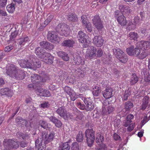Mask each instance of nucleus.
Segmentation results:
<instances>
[{
  "mask_svg": "<svg viewBox=\"0 0 150 150\" xmlns=\"http://www.w3.org/2000/svg\"><path fill=\"white\" fill-rule=\"evenodd\" d=\"M6 73L10 76L18 80L23 79L26 72L21 70L13 64H8L6 67Z\"/></svg>",
  "mask_w": 150,
  "mask_h": 150,
  "instance_id": "nucleus-1",
  "label": "nucleus"
},
{
  "mask_svg": "<svg viewBox=\"0 0 150 150\" xmlns=\"http://www.w3.org/2000/svg\"><path fill=\"white\" fill-rule=\"evenodd\" d=\"M56 30L61 35L67 36L70 33L69 26L64 23H60L57 25Z\"/></svg>",
  "mask_w": 150,
  "mask_h": 150,
  "instance_id": "nucleus-2",
  "label": "nucleus"
},
{
  "mask_svg": "<svg viewBox=\"0 0 150 150\" xmlns=\"http://www.w3.org/2000/svg\"><path fill=\"white\" fill-rule=\"evenodd\" d=\"M18 142L11 139L5 140L3 143L4 149L3 150H10L13 148H18L19 146Z\"/></svg>",
  "mask_w": 150,
  "mask_h": 150,
  "instance_id": "nucleus-3",
  "label": "nucleus"
},
{
  "mask_svg": "<svg viewBox=\"0 0 150 150\" xmlns=\"http://www.w3.org/2000/svg\"><path fill=\"white\" fill-rule=\"evenodd\" d=\"M111 102L105 100L103 103L102 114L103 115H108L112 113L115 110V108L111 105H107L110 104Z\"/></svg>",
  "mask_w": 150,
  "mask_h": 150,
  "instance_id": "nucleus-4",
  "label": "nucleus"
},
{
  "mask_svg": "<svg viewBox=\"0 0 150 150\" xmlns=\"http://www.w3.org/2000/svg\"><path fill=\"white\" fill-rule=\"evenodd\" d=\"M18 63L21 67H28L31 69H34L36 68H39L41 66L40 64L37 62H33V63L29 62L28 60L21 59L18 61Z\"/></svg>",
  "mask_w": 150,
  "mask_h": 150,
  "instance_id": "nucleus-5",
  "label": "nucleus"
},
{
  "mask_svg": "<svg viewBox=\"0 0 150 150\" xmlns=\"http://www.w3.org/2000/svg\"><path fill=\"white\" fill-rule=\"evenodd\" d=\"M88 36L82 31H79L77 35V38L79 42L84 44L83 47L86 48L88 46L90 42L88 40Z\"/></svg>",
  "mask_w": 150,
  "mask_h": 150,
  "instance_id": "nucleus-6",
  "label": "nucleus"
},
{
  "mask_svg": "<svg viewBox=\"0 0 150 150\" xmlns=\"http://www.w3.org/2000/svg\"><path fill=\"white\" fill-rule=\"evenodd\" d=\"M113 51L115 57L120 62L125 63L127 61L128 59L127 56L120 49H114Z\"/></svg>",
  "mask_w": 150,
  "mask_h": 150,
  "instance_id": "nucleus-7",
  "label": "nucleus"
},
{
  "mask_svg": "<svg viewBox=\"0 0 150 150\" xmlns=\"http://www.w3.org/2000/svg\"><path fill=\"white\" fill-rule=\"evenodd\" d=\"M88 146H91L93 145L95 139L94 132L92 129H87L85 132Z\"/></svg>",
  "mask_w": 150,
  "mask_h": 150,
  "instance_id": "nucleus-8",
  "label": "nucleus"
},
{
  "mask_svg": "<svg viewBox=\"0 0 150 150\" xmlns=\"http://www.w3.org/2000/svg\"><path fill=\"white\" fill-rule=\"evenodd\" d=\"M57 113L65 120L71 118L72 116L70 113L67 112L64 107L62 106L58 108L56 111Z\"/></svg>",
  "mask_w": 150,
  "mask_h": 150,
  "instance_id": "nucleus-9",
  "label": "nucleus"
},
{
  "mask_svg": "<svg viewBox=\"0 0 150 150\" xmlns=\"http://www.w3.org/2000/svg\"><path fill=\"white\" fill-rule=\"evenodd\" d=\"M104 141L103 135L100 133H97L96 134V142L98 145L100 146V148L96 149L97 150H107L106 145L103 143Z\"/></svg>",
  "mask_w": 150,
  "mask_h": 150,
  "instance_id": "nucleus-10",
  "label": "nucleus"
},
{
  "mask_svg": "<svg viewBox=\"0 0 150 150\" xmlns=\"http://www.w3.org/2000/svg\"><path fill=\"white\" fill-rule=\"evenodd\" d=\"M115 16L118 23L121 26H124L126 24V18L119 11L117 10L115 12Z\"/></svg>",
  "mask_w": 150,
  "mask_h": 150,
  "instance_id": "nucleus-11",
  "label": "nucleus"
},
{
  "mask_svg": "<svg viewBox=\"0 0 150 150\" xmlns=\"http://www.w3.org/2000/svg\"><path fill=\"white\" fill-rule=\"evenodd\" d=\"M96 49L93 46L89 47L87 49L85 56V58L88 59H92L96 57Z\"/></svg>",
  "mask_w": 150,
  "mask_h": 150,
  "instance_id": "nucleus-12",
  "label": "nucleus"
},
{
  "mask_svg": "<svg viewBox=\"0 0 150 150\" xmlns=\"http://www.w3.org/2000/svg\"><path fill=\"white\" fill-rule=\"evenodd\" d=\"M127 23V30H133L136 28L137 25H139L140 24L139 18L138 16H135L133 20V23L129 21Z\"/></svg>",
  "mask_w": 150,
  "mask_h": 150,
  "instance_id": "nucleus-13",
  "label": "nucleus"
},
{
  "mask_svg": "<svg viewBox=\"0 0 150 150\" xmlns=\"http://www.w3.org/2000/svg\"><path fill=\"white\" fill-rule=\"evenodd\" d=\"M47 39L50 41L54 43H59L60 41V39L56 33L54 31L48 33Z\"/></svg>",
  "mask_w": 150,
  "mask_h": 150,
  "instance_id": "nucleus-14",
  "label": "nucleus"
},
{
  "mask_svg": "<svg viewBox=\"0 0 150 150\" xmlns=\"http://www.w3.org/2000/svg\"><path fill=\"white\" fill-rule=\"evenodd\" d=\"M93 23L96 28L98 30H101L103 28V25L98 16H95L92 19Z\"/></svg>",
  "mask_w": 150,
  "mask_h": 150,
  "instance_id": "nucleus-15",
  "label": "nucleus"
},
{
  "mask_svg": "<svg viewBox=\"0 0 150 150\" xmlns=\"http://www.w3.org/2000/svg\"><path fill=\"white\" fill-rule=\"evenodd\" d=\"M81 19L83 26L87 28L88 32H91L92 30L91 24L87 19V16L85 15H82L81 16Z\"/></svg>",
  "mask_w": 150,
  "mask_h": 150,
  "instance_id": "nucleus-16",
  "label": "nucleus"
},
{
  "mask_svg": "<svg viewBox=\"0 0 150 150\" xmlns=\"http://www.w3.org/2000/svg\"><path fill=\"white\" fill-rule=\"evenodd\" d=\"M41 58L45 63L48 64H51L53 63L54 57L50 53L45 52Z\"/></svg>",
  "mask_w": 150,
  "mask_h": 150,
  "instance_id": "nucleus-17",
  "label": "nucleus"
},
{
  "mask_svg": "<svg viewBox=\"0 0 150 150\" xmlns=\"http://www.w3.org/2000/svg\"><path fill=\"white\" fill-rule=\"evenodd\" d=\"M137 47L140 49L148 50L150 49V42L143 41L138 42L137 43Z\"/></svg>",
  "mask_w": 150,
  "mask_h": 150,
  "instance_id": "nucleus-18",
  "label": "nucleus"
},
{
  "mask_svg": "<svg viewBox=\"0 0 150 150\" xmlns=\"http://www.w3.org/2000/svg\"><path fill=\"white\" fill-rule=\"evenodd\" d=\"M104 40L103 37L100 36H95L93 40V43L96 46L100 47L103 45Z\"/></svg>",
  "mask_w": 150,
  "mask_h": 150,
  "instance_id": "nucleus-19",
  "label": "nucleus"
},
{
  "mask_svg": "<svg viewBox=\"0 0 150 150\" xmlns=\"http://www.w3.org/2000/svg\"><path fill=\"white\" fill-rule=\"evenodd\" d=\"M84 102L86 105V110L87 111H91L93 109V103L90 98H85Z\"/></svg>",
  "mask_w": 150,
  "mask_h": 150,
  "instance_id": "nucleus-20",
  "label": "nucleus"
},
{
  "mask_svg": "<svg viewBox=\"0 0 150 150\" xmlns=\"http://www.w3.org/2000/svg\"><path fill=\"white\" fill-rule=\"evenodd\" d=\"M35 92L37 95L40 96L49 97L51 96L50 93L48 91L41 88L36 90Z\"/></svg>",
  "mask_w": 150,
  "mask_h": 150,
  "instance_id": "nucleus-21",
  "label": "nucleus"
},
{
  "mask_svg": "<svg viewBox=\"0 0 150 150\" xmlns=\"http://www.w3.org/2000/svg\"><path fill=\"white\" fill-rule=\"evenodd\" d=\"M140 48H138L137 50H135V55L139 59H143L145 58L148 55L147 53L145 51L143 50L141 51Z\"/></svg>",
  "mask_w": 150,
  "mask_h": 150,
  "instance_id": "nucleus-22",
  "label": "nucleus"
},
{
  "mask_svg": "<svg viewBox=\"0 0 150 150\" xmlns=\"http://www.w3.org/2000/svg\"><path fill=\"white\" fill-rule=\"evenodd\" d=\"M74 61L75 64L77 65H83L84 64V61L78 54L74 56Z\"/></svg>",
  "mask_w": 150,
  "mask_h": 150,
  "instance_id": "nucleus-23",
  "label": "nucleus"
},
{
  "mask_svg": "<svg viewBox=\"0 0 150 150\" xmlns=\"http://www.w3.org/2000/svg\"><path fill=\"white\" fill-rule=\"evenodd\" d=\"M112 91L111 88H107L102 91V93L105 98L106 99H108L112 96Z\"/></svg>",
  "mask_w": 150,
  "mask_h": 150,
  "instance_id": "nucleus-24",
  "label": "nucleus"
},
{
  "mask_svg": "<svg viewBox=\"0 0 150 150\" xmlns=\"http://www.w3.org/2000/svg\"><path fill=\"white\" fill-rule=\"evenodd\" d=\"M40 45L42 47L46 50H51L53 48V45L46 41H42L40 42Z\"/></svg>",
  "mask_w": 150,
  "mask_h": 150,
  "instance_id": "nucleus-25",
  "label": "nucleus"
},
{
  "mask_svg": "<svg viewBox=\"0 0 150 150\" xmlns=\"http://www.w3.org/2000/svg\"><path fill=\"white\" fill-rule=\"evenodd\" d=\"M42 139H37L35 142L36 148L38 150H45V144H42Z\"/></svg>",
  "mask_w": 150,
  "mask_h": 150,
  "instance_id": "nucleus-26",
  "label": "nucleus"
},
{
  "mask_svg": "<svg viewBox=\"0 0 150 150\" xmlns=\"http://www.w3.org/2000/svg\"><path fill=\"white\" fill-rule=\"evenodd\" d=\"M119 9L122 13V14H123L130 13L131 11L129 6L122 5L119 6Z\"/></svg>",
  "mask_w": 150,
  "mask_h": 150,
  "instance_id": "nucleus-27",
  "label": "nucleus"
},
{
  "mask_svg": "<svg viewBox=\"0 0 150 150\" xmlns=\"http://www.w3.org/2000/svg\"><path fill=\"white\" fill-rule=\"evenodd\" d=\"M67 19L69 21L76 22L78 20L77 15L74 13H70L67 15Z\"/></svg>",
  "mask_w": 150,
  "mask_h": 150,
  "instance_id": "nucleus-28",
  "label": "nucleus"
},
{
  "mask_svg": "<svg viewBox=\"0 0 150 150\" xmlns=\"http://www.w3.org/2000/svg\"><path fill=\"white\" fill-rule=\"evenodd\" d=\"M0 93L2 95H6L10 97H11L13 94V91L7 88L1 89L0 90Z\"/></svg>",
  "mask_w": 150,
  "mask_h": 150,
  "instance_id": "nucleus-29",
  "label": "nucleus"
},
{
  "mask_svg": "<svg viewBox=\"0 0 150 150\" xmlns=\"http://www.w3.org/2000/svg\"><path fill=\"white\" fill-rule=\"evenodd\" d=\"M30 40L27 36H23L19 40L18 44L21 46L24 45L26 42L29 41Z\"/></svg>",
  "mask_w": 150,
  "mask_h": 150,
  "instance_id": "nucleus-30",
  "label": "nucleus"
},
{
  "mask_svg": "<svg viewBox=\"0 0 150 150\" xmlns=\"http://www.w3.org/2000/svg\"><path fill=\"white\" fill-rule=\"evenodd\" d=\"M75 43V42L72 40H64L62 43V45L64 47H72Z\"/></svg>",
  "mask_w": 150,
  "mask_h": 150,
  "instance_id": "nucleus-31",
  "label": "nucleus"
},
{
  "mask_svg": "<svg viewBox=\"0 0 150 150\" xmlns=\"http://www.w3.org/2000/svg\"><path fill=\"white\" fill-rule=\"evenodd\" d=\"M138 48L137 47L134 48L133 46H131L130 47L126 49V52L127 54L129 56L135 55V50H137Z\"/></svg>",
  "mask_w": 150,
  "mask_h": 150,
  "instance_id": "nucleus-32",
  "label": "nucleus"
},
{
  "mask_svg": "<svg viewBox=\"0 0 150 150\" xmlns=\"http://www.w3.org/2000/svg\"><path fill=\"white\" fill-rule=\"evenodd\" d=\"M101 90L98 86H96L93 87L92 90V92L93 95L95 96H98L100 93Z\"/></svg>",
  "mask_w": 150,
  "mask_h": 150,
  "instance_id": "nucleus-33",
  "label": "nucleus"
},
{
  "mask_svg": "<svg viewBox=\"0 0 150 150\" xmlns=\"http://www.w3.org/2000/svg\"><path fill=\"white\" fill-rule=\"evenodd\" d=\"M134 116L133 115H128L126 117V121L124 124V126L125 127L128 126L132 122V120L133 119Z\"/></svg>",
  "mask_w": 150,
  "mask_h": 150,
  "instance_id": "nucleus-34",
  "label": "nucleus"
},
{
  "mask_svg": "<svg viewBox=\"0 0 150 150\" xmlns=\"http://www.w3.org/2000/svg\"><path fill=\"white\" fill-rule=\"evenodd\" d=\"M54 137V135L52 133H50L48 135L45 134V138H44V137H43L45 143L47 144L49 142L51 141L53 139Z\"/></svg>",
  "mask_w": 150,
  "mask_h": 150,
  "instance_id": "nucleus-35",
  "label": "nucleus"
},
{
  "mask_svg": "<svg viewBox=\"0 0 150 150\" xmlns=\"http://www.w3.org/2000/svg\"><path fill=\"white\" fill-rule=\"evenodd\" d=\"M57 54L59 57H61L64 61H67L69 59L68 55L64 52L59 51L57 52Z\"/></svg>",
  "mask_w": 150,
  "mask_h": 150,
  "instance_id": "nucleus-36",
  "label": "nucleus"
},
{
  "mask_svg": "<svg viewBox=\"0 0 150 150\" xmlns=\"http://www.w3.org/2000/svg\"><path fill=\"white\" fill-rule=\"evenodd\" d=\"M128 37L131 40H136L139 37V35L137 33L131 32L129 34Z\"/></svg>",
  "mask_w": 150,
  "mask_h": 150,
  "instance_id": "nucleus-37",
  "label": "nucleus"
},
{
  "mask_svg": "<svg viewBox=\"0 0 150 150\" xmlns=\"http://www.w3.org/2000/svg\"><path fill=\"white\" fill-rule=\"evenodd\" d=\"M138 81V78L136 74L132 75L130 80V83L131 85H134Z\"/></svg>",
  "mask_w": 150,
  "mask_h": 150,
  "instance_id": "nucleus-38",
  "label": "nucleus"
},
{
  "mask_svg": "<svg viewBox=\"0 0 150 150\" xmlns=\"http://www.w3.org/2000/svg\"><path fill=\"white\" fill-rule=\"evenodd\" d=\"M149 98V97L147 96H146L144 98L142 101V110H144L147 106Z\"/></svg>",
  "mask_w": 150,
  "mask_h": 150,
  "instance_id": "nucleus-39",
  "label": "nucleus"
},
{
  "mask_svg": "<svg viewBox=\"0 0 150 150\" xmlns=\"http://www.w3.org/2000/svg\"><path fill=\"white\" fill-rule=\"evenodd\" d=\"M7 11L10 13H13L15 10V6L13 4L8 5L6 7Z\"/></svg>",
  "mask_w": 150,
  "mask_h": 150,
  "instance_id": "nucleus-40",
  "label": "nucleus"
},
{
  "mask_svg": "<svg viewBox=\"0 0 150 150\" xmlns=\"http://www.w3.org/2000/svg\"><path fill=\"white\" fill-rule=\"evenodd\" d=\"M35 53L40 58L42 57L44 53L40 47H38L35 49Z\"/></svg>",
  "mask_w": 150,
  "mask_h": 150,
  "instance_id": "nucleus-41",
  "label": "nucleus"
},
{
  "mask_svg": "<svg viewBox=\"0 0 150 150\" xmlns=\"http://www.w3.org/2000/svg\"><path fill=\"white\" fill-rule=\"evenodd\" d=\"M31 80L33 82L35 81L36 83H38L40 82L39 80H41V77L38 75L36 74H34L33 76H31Z\"/></svg>",
  "mask_w": 150,
  "mask_h": 150,
  "instance_id": "nucleus-42",
  "label": "nucleus"
},
{
  "mask_svg": "<svg viewBox=\"0 0 150 150\" xmlns=\"http://www.w3.org/2000/svg\"><path fill=\"white\" fill-rule=\"evenodd\" d=\"M59 148L61 149V150H69L70 146L68 142H65L63 143L62 145L59 146Z\"/></svg>",
  "mask_w": 150,
  "mask_h": 150,
  "instance_id": "nucleus-43",
  "label": "nucleus"
},
{
  "mask_svg": "<svg viewBox=\"0 0 150 150\" xmlns=\"http://www.w3.org/2000/svg\"><path fill=\"white\" fill-rule=\"evenodd\" d=\"M133 106V103L130 101H128L125 103V108L126 111L129 110Z\"/></svg>",
  "mask_w": 150,
  "mask_h": 150,
  "instance_id": "nucleus-44",
  "label": "nucleus"
},
{
  "mask_svg": "<svg viewBox=\"0 0 150 150\" xmlns=\"http://www.w3.org/2000/svg\"><path fill=\"white\" fill-rule=\"evenodd\" d=\"M131 94V90L130 88H128L125 91L124 97L123 98L124 100H126L127 99L128 97Z\"/></svg>",
  "mask_w": 150,
  "mask_h": 150,
  "instance_id": "nucleus-45",
  "label": "nucleus"
},
{
  "mask_svg": "<svg viewBox=\"0 0 150 150\" xmlns=\"http://www.w3.org/2000/svg\"><path fill=\"white\" fill-rule=\"evenodd\" d=\"M69 95L70 96L71 99L72 101H74L78 97V95L76 93L73 91Z\"/></svg>",
  "mask_w": 150,
  "mask_h": 150,
  "instance_id": "nucleus-46",
  "label": "nucleus"
},
{
  "mask_svg": "<svg viewBox=\"0 0 150 150\" xmlns=\"http://www.w3.org/2000/svg\"><path fill=\"white\" fill-rule=\"evenodd\" d=\"M53 18V16L52 15H50L47 18L46 20L44 22V25L43 26H45L48 24L51 21Z\"/></svg>",
  "mask_w": 150,
  "mask_h": 150,
  "instance_id": "nucleus-47",
  "label": "nucleus"
},
{
  "mask_svg": "<svg viewBox=\"0 0 150 150\" xmlns=\"http://www.w3.org/2000/svg\"><path fill=\"white\" fill-rule=\"evenodd\" d=\"M71 150H79V146L76 142H74L72 143Z\"/></svg>",
  "mask_w": 150,
  "mask_h": 150,
  "instance_id": "nucleus-48",
  "label": "nucleus"
},
{
  "mask_svg": "<svg viewBox=\"0 0 150 150\" xmlns=\"http://www.w3.org/2000/svg\"><path fill=\"white\" fill-rule=\"evenodd\" d=\"M83 135L81 132H79L76 137L77 141L79 142H82L83 140Z\"/></svg>",
  "mask_w": 150,
  "mask_h": 150,
  "instance_id": "nucleus-49",
  "label": "nucleus"
},
{
  "mask_svg": "<svg viewBox=\"0 0 150 150\" xmlns=\"http://www.w3.org/2000/svg\"><path fill=\"white\" fill-rule=\"evenodd\" d=\"M64 90L68 95L70 94L74 91L72 89L70 88L68 86H66L64 88Z\"/></svg>",
  "mask_w": 150,
  "mask_h": 150,
  "instance_id": "nucleus-50",
  "label": "nucleus"
},
{
  "mask_svg": "<svg viewBox=\"0 0 150 150\" xmlns=\"http://www.w3.org/2000/svg\"><path fill=\"white\" fill-rule=\"evenodd\" d=\"M76 105L81 110H84L85 109H86V108L85 105L83 104H82L80 102H77Z\"/></svg>",
  "mask_w": 150,
  "mask_h": 150,
  "instance_id": "nucleus-51",
  "label": "nucleus"
},
{
  "mask_svg": "<svg viewBox=\"0 0 150 150\" xmlns=\"http://www.w3.org/2000/svg\"><path fill=\"white\" fill-rule=\"evenodd\" d=\"M76 72H78L77 74L79 77H83L84 76V73L80 69H78L76 70Z\"/></svg>",
  "mask_w": 150,
  "mask_h": 150,
  "instance_id": "nucleus-52",
  "label": "nucleus"
},
{
  "mask_svg": "<svg viewBox=\"0 0 150 150\" xmlns=\"http://www.w3.org/2000/svg\"><path fill=\"white\" fill-rule=\"evenodd\" d=\"M144 80L146 83L149 84L150 83V76L149 74H148L145 76Z\"/></svg>",
  "mask_w": 150,
  "mask_h": 150,
  "instance_id": "nucleus-53",
  "label": "nucleus"
},
{
  "mask_svg": "<svg viewBox=\"0 0 150 150\" xmlns=\"http://www.w3.org/2000/svg\"><path fill=\"white\" fill-rule=\"evenodd\" d=\"M89 88L88 86H87L86 84H82L81 87L80 88V90L81 91H85L87 90H88Z\"/></svg>",
  "mask_w": 150,
  "mask_h": 150,
  "instance_id": "nucleus-54",
  "label": "nucleus"
},
{
  "mask_svg": "<svg viewBox=\"0 0 150 150\" xmlns=\"http://www.w3.org/2000/svg\"><path fill=\"white\" fill-rule=\"evenodd\" d=\"M7 0H0V8L5 6L7 3Z\"/></svg>",
  "mask_w": 150,
  "mask_h": 150,
  "instance_id": "nucleus-55",
  "label": "nucleus"
},
{
  "mask_svg": "<svg viewBox=\"0 0 150 150\" xmlns=\"http://www.w3.org/2000/svg\"><path fill=\"white\" fill-rule=\"evenodd\" d=\"M134 123H131L130 124L127 128V131L129 132L132 131L134 128Z\"/></svg>",
  "mask_w": 150,
  "mask_h": 150,
  "instance_id": "nucleus-56",
  "label": "nucleus"
},
{
  "mask_svg": "<svg viewBox=\"0 0 150 150\" xmlns=\"http://www.w3.org/2000/svg\"><path fill=\"white\" fill-rule=\"evenodd\" d=\"M40 125L41 127L45 129L47 127V123L46 122L43 120H41L40 122Z\"/></svg>",
  "mask_w": 150,
  "mask_h": 150,
  "instance_id": "nucleus-57",
  "label": "nucleus"
},
{
  "mask_svg": "<svg viewBox=\"0 0 150 150\" xmlns=\"http://www.w3.org/2000/svg\"><path fill=\"white\" fill-rule=\"evenodd\" d=\"M103 53V51L101 49H99L98 50L97 52V54H96V57H101Z\"/></svg>",
  "mask_w": 150,
  "mask_h": 150,
  "instance_id": "nucleus-58",
  "label": "nucleus"
},
{
  "mask_svg": "<svg viewBox=\"0 0 150 150\" xmlns=\"http://www.w3.org/2000/svg\"><path fill=\"white\" fill-rule=\"evenodd\" d=\"M49 119L50 121L53 123L54 124L57 121L58 119L56 117L53 116H51L49 117Z\"/></svg>",
  "mask_w": 150,
  "mask_h": 150,
  "instance_id": "nucleus-59",
  "label": "nucleus"
},
{
  "mask_svg": "<svg viewBox=\"0 0 150 150\" xmlns=\"http://www.w3.org/2000/svg\"><path fill=\"white\" fill-rule=\"evenodd\" d=\"M102 86L104 87H106L108 84V82L106 80H104L101 82Z\"/></svg>",
  "mask_w": 150,
  "mask_h": 150,
  "instance_id": "nucleus-60",
  "label": "nucleus"
},
{
  "mask_svg": "<svg viewBox=\"0 0 150 150\" xmlns=\"http://www.w3.org/2000/svg\"><path fill=\"white\" fill-rule=\"evenodd\" d=\"M17 35V33L16 32H14L12 33L10 37V38L11 40H12V39L15 38Z\"/></svg>",
  "mask_w": 150,
  "mask_h": 150,
  "instance_id": "nucleus-61",
  "label": "nucleus"
},
{
  "mask_svg": "<svg viewBox=\"0 0 150 150\" xmlns=\"http://www.w3.org/2000/svg\"><path fill=\"white\" fill-rule=\"evenodd\" d=\"M54 124L55 126L58 127H61L62 125V124L61 121L58 119L57 120V122L55 123Z\"/></svg>",
  "mask_w": 150,
  "mask_h": 150,
  "instance_id": "nucleus-62",
  "label": "nucleus"
},
{
  "mask_svg": "<svg viewBox=\"0 0 150 150\" xmlns=\"http://www.w3.org/2000/svg\"><path fill=\"white\" fill-rule=\"evenodd\" d=\"M13 48V46L11 45L6 46L5 49V51L6 52H8Z\"/></svg>",
  "mask_w": 150,
  "mask_h": 150,
  "instance_id": "nucleus-63",
  "label": "nucleus"
},
{
  "mask_svg": "<svg viewBox=\"0 0 150 150\" xmlns=\"http://www.w3.org/2000/svg\"><path fill=\"white\" fill-rule=\"evenodd\" d=\"M30 136L28 134H24L23 135L22 137V139L25 140H30Z\"/></svg>",
  "mask_w": 150,
  "mask_h": 150,
  "instance_id": "nucleus-64",
  "label": "nucleus"
}]
</instances>
